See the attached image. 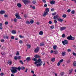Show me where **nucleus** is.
<instances>
[{"label": "nucleus", "mask_w": 76, "mask_h": 76, "mask_svg": "<svg viewBox=\"0 0 76 76\" xmlns=\"http://www.w3.org/2000/svg\"><path fill=\"white\" fill-rule=\"evenodd\" d=\"M25 67H22L19 66L17 68L15 67L12 66L11 67L10 69V70L12 73V74H13L14 73H15L17 72H18L17 70H18L19 71H20L21 69V70H25Z\"/></svg>", "instance_id": "obj_1"}, {"label": "nucleus", "mask_w": 76, "mask_h": 76, "mask_svg": "<svg viewBox=\"0 0 76 76\" xmlns=\"http://www.w3.org/2000/svg\"><path fill=\"white\" fill-rule=\"evenodd\" d=\"M32 60H34V64L36 65L37 67H39L42 65V62L41 61V58L39 59L38 60L37 59V58H34L32 59Z\"/></svg>", "instance_id": "obj_2"}, {"label": "nucleus", "mask_w": 76, "mask_h": 76, "mask_svg": "<svg viewBox=\"0 0 76 76\" xmlns=\"http://www.w3.org/2000/svg\"><path fill=\"white\" fill-rule=\"evenodd\" d=\"M50 10H49V8H46L45 9V10L44 12V15L45 16H46V15H48V13L49 12Z\"/></svg>", "instance_id": "obj_3"}, {"label": "nucleus", "mask_w": 76, "mask_h": 76, "mask_svg": "<svg viewBox=\"0 0 76 76\" xmlns=\"http://www.w3.org/2000/svg\"><path fill=\"white\" fill-rule=\"evenodd\" d=\"M67 39L68 40H75V37H72L71 35H70L69 36H68L67 37Z\"/></svg>", "instance_id": "obj_4"}, {"label": "nucleus", "mask_w": 76, "mask_h": 76, "mask_svg": "<svg viewBox=\"0 0 76 76\" xmlns=\"http://www.w3.org/2000/svg\"><path fill=\"white\" fill-rule=\"evenodd\" d=\"M22 1L23 2L24 4H25V5H26L27 4L30 2V1L28 0H22Z\"/></svg>", "instance_id": "obj_5"}, {"label": "nucleus", "mask_w": 76, "mask_h": 76, "mask_svg": "<svg viewBox=\"0 0 76 76\" xmlns=\"http://www.w3.org/2000/svg\"><path fill=\"white\" fill-rule=\"evenodd\" d=\"M62 42L64 45H65L66 44H68V41H67V40H65L64 41H62Z\"/></svg>", "instance_id": "obj_6"}, {"label": "nucleus", "mask_w": 76, "mask_h": 76, "mask_svg": "<svg viewBox=\"0 0 76 76\" xmlns=\"http://www.w3.org/2000/svg\"><path fill=\"white\" fill-rule=\"evenodd\" d=\"M15 16L17 19H21L22 18H20V16L19 15V14L16 13L15 14Z\"/></svg>", "instance_id": "obj_7"}, {"label": "nucleus", "mask_w": 76, "mask_h": 76, "mask_svg": "<svg viewBox=\"0 0 76 76\" xmlns=\"http://www.w3.org/2000/svg\"><path fill=\"white\" fill-rule=\"evenodd\" d=\"M39 51V47H37L36 49H35L34 50V52L37 53H38V51Z\"/></svg>", "instance_id": "obj_8"}, {"label": "nucleus", "mask_w": 76, "mask_h": 76, "mask_svg": "<svg viewBox=\"0 0 76 76\" xmlns=\"http://www.w3.org/2000/svg\"><path fill=\"white\" fill-rule=\"evenodd\" d=\"M66 29V27H62L60 28V31H64V30H65Z\"/></svg>", "instance_id": "obj_9"}, {"label": "nucleus", "mask_w": 76, "mask_h": 76, "mask_svg": "<svg viewBox=\"0 0 76 76\" xmlns=\"http://www.w3.org/2000/svg\"><path fill=\"white\" fill-rule=\"evenodd\" d=\"M20 59V56H15L14 57V59L15 60H17L18 59Z\"/></svg>", "instance_id": "obj_10"}, {"label": "nucleus", "mask_w": 76, "mask_h": 76, "mask_svg": "<svg viewBox=\"0 0 76 76\" xmlns=\"http://www.w3.org/2000/svg\"><path fill=\"white\" fill-rule=\"evenodd\" d=\"M17 6L18 7L20 8L22 7V4L20 3H18L17 4Z\"/></svg>", "instance_id": "obj_11"}, {"label": "nucleus", "mask_w": 76, "mask_h": 76, "mask_svg": "<svg viewBox=\"0 0 76 76\" xmlns=\"http://www.w3.org/2000/svg\"><path fill=\"white\" fill-rule=\"evenodd\" d=\"M12 63V61L11 60L7 62V64H9V65H11Z\"/></svg>", "instance_id": "obj_12"}, {"label": "nucleus", "mask_w": 76, "mask_h": 76, "mask_svg": "<svg viewBox=\"0 0 76 76\" xmlns=\"http://www.w3.org/2000/svg\"><path fill=\"white\" fill-rule=\"evenodd\" d=\"M6 13V11H1L0 12V13L1 15H3L4 13Z\"/></svg>", "instance_id": "obj_13"}, {"label": "nucleus", "mask_w": 76, "mask_h": 76, "mask_svg": "<svg viewBox=\"0 0 76 76\" xmlns=\"http://www.w3.org/2000/svg\"><path fill=\"white\" fill-rule=\"evenodd\" d=\"M73 68H72L71 69L69 70V74H71V73H72V72H73Z\"/></svg>", "instance_id": "obj_14"}, {"label": "nucleus", "mask_w": 76, "mask_h": 76, "mask_svg": "<svg viewBox=\"0 0 76 76\" xmlns=\"http://www.w3.org/2000/svg\"><path fill=\"white\" fill-rule=\"evenodd\" d=\"M50 3L51 4H55V1L53 0L50 1Z\"/></svg>", "instance_id": "obj_15"}, {"label": "nucleus", "mask_w": 76, "mask_h": 76, "mask_svg": "<svg viewBox=\"0 0 76 76\" xmlns=\"http://www.w3.org/2000/svg\"><path fill=\"white\" fill-rule=\"evenodd\" d=\"M61 55L62 56H64L66 55V52H62L61 53Z\"/></svg>", "instance_id": "obj_16"}, {"label": "nucleus", "mask_w": 76, "mask_h": 76, "mask_svg": "<svg viewBox=\"0 0 76 76\" xmlns=\"http://www.w3.org/2000/svg\"><path fill=\"white\" fill-rule=\"evenodd\" d=\"M26 60L27 61H31V58H30V57H28L26 58Z\"/></svg>", "instance_id": "obj_17"}, {"label": "nucleus", "mask_w": 76, "mask_h": 76, "mask_svg": "<svg viewBox=\"0 0 76 76\" xmlns=\"http://www.w3.org/2000/svg\"><path fill=\"white\" fill-rule=\"evenodd\" d=\"M58 21H59L60 22H63V20L62 19H58Z\"/></svg>", "instance_id": "obj_18"}, {"label": "nucleus", "mask_w": 76, "mask_h": 76, "mask_svg": "<svg viewBox=\"0 0 76 76\" xmlns=\"http://www.w3.org/2000/svg\"><path fill=\"white\" fill-rule=\"evenodd\" d=\"M53 54H58V51H57V50L54 51Z\"/></svg>", "instance_id": "obj_19"}, {"label": "nucleus", "mask_w": 76, "mask_h": 76, "mask_svg": "<svg viewBox=\"0 0 76 76\" xmlns=\"http://www.w3.org/2000/svg\"><path fill=\"white\" fill-rule=\"evenodd\" d=\"M3 39H9V37L7 36H6V37L5 36H4Z\"/></svg>", "instance_id": "obj_20"}, {"label": "nucleus", "mask_w": 76, "mask_h": 76, "mask_svg": "<svg viewBox=\"0 0 76 76\" xmlns=\"http://www.w3.org/2000/svg\"><path fill=\"white\" fill-rule=\"evenodd\" d=\"M34 57L36 58H40V56L38 55H36L34 56Z\"/></svg>", "instance_id": "obj_21"}, {"label": "nucleus", "mask_w": 76, "mask_h": 76, "mask_svg": "<svg viewBox=\"0 0 76 76\" xmlns=\"http://www.w3.org/2000/svg\"><path fill=\"white\" fill-rule=\"evenodd\" d=\"M57 45H54L53 46V50H57Z\"/></svg>", "instance_id": "obj_22"}, {"label": "nucleus", "mask_w": 76, "mask_h": 76, "mask_svg": "<svg viewBox=\"0 0 76 76\" xmlns=\"http://www.w3.org/2000/svg\"><path fill=\"white\" fill-rule=\"evenodd\" d=\"M12 33L13 34H16V31L15 30H12Z\"/></svg>", "instance_id": "obj_23"}, {"label": "nucleus", "mask_w": 76, "mask_h": 76, "mask_svg": "<svg viewBox=\"0 0 76 76\" xmlns=\"http://www.w3.org/2000/svg\"><path fill=\"white\" fill-rule=\"evenodd\" d=\"M26 46L28 47V48H31V45H29V44H27Z\"/></svg>", "instance_id": "obj_24"}, {"label": "nucleus", "mask_w": 76, "mask_h": 76, "mask_svg": "<svg viewBox=\"0 0 76 76\" xmlns=\"http://www.w3.org/2000/svg\"><path fill=\"white\" fill-rule=\"evenodd\" d=\"M57 18H58V16L57 15L53 17V19H55V20H56V19H57Z\"/></svg>", "instance_id": "obj_25"}, {"label": "nucleus", "mask_w": 76, "mask_h": 76, "mask_svg": "<svg viewBox=\"0 0 76 76\" xmlns=\"http://www.w3.org/2000/svg\"><path fill=\"white\" fill-rule=\"evenodd\" d=\"M73 66L74 67H76V61H74L73 63Z\"/></svg>", "instance_id": "obj_26"}, {"label": "nucleus", "mask_w": 76, "mask_h": 76, "mask_svg": "<svg viewBox=\"0 0 76 76\" xmlns=\"http://www.w3.org/2000/svg\"><path fill=\"white\" fill-rule=\"evenodd\" d=\"M34 20H33L32 19L31 20L30 23H31V24H32V23H34Z\"/></svg>", "instance_id": "obj_27"}, {"label": "nucleus", "mask_w": 76, "mask_h": 76, "mask_svg": "<svg viewBox=\"0 0 76 76\" xmlns=\"http://www.w3.org/2000/svg\"><path fill=\"white\" fill-rule=\"evenodd\" d=\"M51 61H52V62H54L55 61V58H52L51 60Z\"/></svg>", "instance_id": "obj_28"}, {"label": "nucleus", "mask_w": 76, "mask_h": 76, "mask_svg": "<svg viewBox=\"0 0 76 76\" xmlns=\"http://www.w3.org/2000/svg\"><path fill=\"white\" fill-rule=\"evenodd\" d=\"M39 35H42L43 34V32L42 31H40V32H39Z\"/></svg>", "instance_id": "obj_29"}, {"label": "nucleus", "mask_w": 76, "mask_h": 76, "mask_svg": "<svg viewBox=\"0 0 76 76\" xmlns=\"http://www.w3.org/2000/svg\"><path fill=\"white\" fill-rule=\"evenodd\" d=\"M40 46H44V44L43 43H41L40 44Z\"/></svg>", "instance_id": "obj_30"}, {"label": "nucleus", "mask_w": 76, "mask_h": 76, "mask_svg": "<svg viewBox=\"0 0 76 76\" xmlns=\"http://www.w3.org/2000/svg\"><path fill=\"white\" fill-rule=\"evenodd\" d=\"M66 16H67L66 15H65V14H64L62 16V17L63 18H66Z\"/></svg>", "instance_id": "obj_31"}, {"label": "nucleus", "mask_w": 76, "mask_h": 76, "mask_svg": "<svg viewBox=\"0 0 76 76\" xmlns=\"http://www.w3.org/2000/svg\"><path fill=\"white\" fill-rule=\"evenodd\" d=\"M1 54H2V56H4V55H5V53L4 52H2L1 53Z\"/></svg>", "instance_id": "obj_32"}, {"label": "nucleus", "mask_w": 76, "mask_h": 76, "mask_svg": "<svg viewBox=\"0 0 76 76\" xmlns=\"http://www.w3.org/2000/svg\"><path fill=\"white\" fill-rule=\"evenodd\" d=\"M32 3L33 4H35V3H36V1L35 0H33L32 1Z\"/></svg>", "instance_id": "obj_33"}, {"label": "nucleus", "mask_w": 76, "mask_h": 76, "mask_svg": "<svg viewBox=\"0 0 76 76\" xmlns=\"http://www.w3.org/2000/svg\"><path fill=\"white\" fill-rule=\"evenodd\" d=\"M17 20H18L17 19H16V18H14V21L15 22H17Z\"/></svg>", "instance_id": "obj_34"}, {"label": "nucleus", "mask_w": 76, "mask_h": 76, "mask_svg": "<svg viewBox=\"0 0 76 76\" xmlns=\"http://www.w3.org/2000/svg\"><path fill=\"white\" fill-rule=\"evenodd\" d=\"M20 62L21 63V64H23V61H22L20 60Z\"/></svg>", "instance_id": "obj_35"}, {"label": "nucleus", "mask_w": 76, "mask_h": 76, "mask_svg": "<svg viewBox=\"0 0 76 76\" xmlns=\"http://www.w3.org/2000/svg\"><path fill=\"white\" fill-rule=\"evenodd\" d=\"M50 28H51V29H54V26H51Z\"/></svg>", "instance_id": "obj_36"}, {"label": "nucleus", "mask_w": 76, "mask_h": 76, "mask_svg": "<svg viewBox=\"0 0 76 76\" xmlns=\"http://www.w3.org/2000/svg\"><path fill=\"white\" fill-rule=\"evenodd\" d=\"M26 24H27L28 25H29V24H30V22H29V21H27L26 22Z\"/></svg>", "instance_id": "obj_37"}, {"label": "nucleus", "mask_w": 76, "mask_h": 76, "mask_svg": "<svg viewBox=\"0 0 76 76\" xmlns=\"http://www.w3.org/2000/svg\"><path fill=\"white\" fill-rule=\"evenodd\" d=\"M16 55V56H19V52L18 51H17Z\"/></svg>", "instance_id": "obj_38"}, {"label": "nucleus", "mask_w": 76, "mask_h": 76, "mask_svg": "<svg viewBox=\"0 0 76 76\" xmlns=\"http://www.w3.org/2000/svg\"><path fill=\"white\" fill-rule=\"evenodd\" d=\"M63 61H64L63 59H61V60H60L59 61V62L60 63H63Z\"/></svg>", "instance_id": "obj_39"}, {"label": "nucleus", "mask_w": 76, "mask_h": 76, "mask_svg": "<svg viewBox=\"0 0 76 76\" xmlns=\"http://www.w3.org/2000/svg\"><path fill=\"white\" fill-rule=\"evenodd\" d=\"M24 16L25 17V18H27V17H28V15H27L26 14H25L24 15Z\"/></svg>", "instance_id": "obj_40"}, {"label": "nucleus", "mask_w": 76, "mask_h": 76, "mask_svg": "<svg viewBox=\"0 0 76 76\" xmlns=\"http://www.w3.org/2000/svg\"><path fill=\"white\" fill-rule=\"evenodd\" d=\"M67 12L68 13H70V12H71V10H70V9L68 10H67Z\"/></svg>", "instance_id": "obj_41"}, {"label": "nucleus", "mask_w": 76, "mask_h": 76, "mask_svg": "<svg viewBox=\"0 0 76 76\" xmlns=\"http://www.w3.org/2000/svg\"><path fill=\"white\" fill-rule=\"evenodd\" d=\"M4 41V39H1V42H3Z\"/></svg>", "instance_id": "obj_42"}, {"label": "nucleus", "mask_w": 76, "mask_h": 76, "mask_svg": "<svg viewBox=\"0 0 76 76\" xmlns=\"http://www.w3.org/2000/svg\"><path fill=\"white\" fill-rule=\"evenodd\" d=\"M19 43H20V44H22V43H23V41H22V40H20L19 42Z\"/></svg>", "instance_id": "obj_43"}, {"label": "nucleus", "mask_w": 76, "mask_h": 76, "mask_svg": "<svg viewBox=\"0 0 76 76\" xmlns=\"http://www.w3.org/2000/svg\"><path fill=\"white\" fill-rule=\"evenodd\" d=\"M56 15V12H55L54 13H53L52 14V15H53V16H55V15Z\"/></svg>", "instance_id": "obj_44"}, {"label": "nucleus", "mask_w": 76, "mask_h": 76, "mask_svg": "<svg viewBox=\"0 0 76 76\" xmlns=\"http://www.w3.org/2000/svg\"><path fill=\"white\" fill-rule=\"evenodd\" d=\"M65 34H63L62 36V37L63 38H64V37H65Z\"/></svg>", "instance_id": "obj_45"}, {"label": "nucleus", "mask_w": 76, "mask_h": 76, "mask_svg": "<svg viewBox=\"0 0 76 76\" xmlns=\"http://www.w3.org/2000/svg\"><path fill=\"white\" fill-rule=\"evenodd\" d=\"M5 25H8V24H9V22H8L7 21L5 22Z\"/></svg>", "instance_id": "obj_46"}, {"label": "nucleus", "mask_w": 76, "mask_h": 76, "mask_svg": "<svg viewBox=\"0 0 76 76\" xmlns=\"http://www.w3.org/2000/svg\"><path fill=\"white\" fill-rule=\"evenodd\" d=\"M71 13H72V14H75V10H72L71 12Z\"/></svg>", "instance_id": "obj_47"}, {"label": "nucleus", "mask_w": 76, "mask_h": 76, "mask_svg": "<svg viewBox=\"0 0 76 76\" xmlns=\"http://www.w3.org/2000/svg\"><path fill=\"white\" fill-rule=\"evenodd\" d=\"M50 10H51V12H54V9L52 8V9H51Z\"/></svg>", "instance_id": "obj_48"}, {"label": "nucleus", "mask_w": 76, "mask_h": 76, "mask_svg": "<svg viewBox=\"0 0 76 76\" xmlns=\"http://www.w3.org/2000/svg\"><path fill=\"white\" fill-rule=\"evenodd\" d=\"M60 62H58V63L57 64V66H60Z\"/></svg>", "instance_id": "obj_49"}, {"label": "nucleus", "mask_w": 76, "mask_h": 76, "mask_svg": "<svg viewBox=\"0 0 76 76\" xmlns=\"http://www.w3.org/2000/svg\"><path fill=\"white\" fill-rule=\"evenodd\" d=\"M72 54L73 55V56H76V54L75 53L73 52L72 53Z\"/></svg>", "instance_id": "obj_50"}, {"label": "nucleus", "mask_w": 76, "mask_h": 76, "mask_svg": "<svg viewBox=\"0 0 76 76\" xmlns=\"http://www.w3.org/2000/svg\"><path fill=\"white\" fill-rule=\"evenodd\" d=\"M54 22L55 24H56V23H57V20H54Z\"/></svg>", "instance_id": "obj_51"}, {"label": "nucleus", "mask_w": 76, "mask_h": 76, "mask_svg": "<svg viewBox=\"0 0 76 76\" xmlns=\"http://www.w3.org/2000/svg\"><path fill=\"white\" fill-rule=\"evenodd\" d=\"M66 62L67 63H69L70 62V60H68Z\"/></svg>", "instance_id": "obj_52"}, {"label": "nucleus", "mask_w": 76, "mask_h": 76, "mask_svg": "<svg viewBox=\"0 0 76 76\" xmlns=\"http://www.w3.org/2000/svg\"><path fill=\"white\" fill-rule=\"evenodd\" d=\"M48 23L49 24H51L52 23V22H51V21H49Z\"/></svg>", "instance_id": "obj_53"}, {"label": "nucleus", "mask_w": 76, "mask_h": 76, "mask_svg": "<svg viewBox=\"0 0 76 76\" xmlns=\"http://www.w3.org/2000/svg\"><path fill=\"white\" fill-rule=\"evenodd\" d=\"M61 76H63L64 75V73L63 72H61Z\"/></svg>", "instance_id": "obj_54"}, {"label": "nucleus", "mask_w": 76, "mask_h": 76, "mask_svg": "<svg viewBox=\"0 0 76 76\" xmlns=\"http://www.w3.org/2000/svg\"><path fill=\"white\" fill-rule=\"evenodd\" d=\"M19 37H20V38H23V36H22L20 35L19 36Z\"/></svg>", "instance_id": "obj_55"}, {"label": "nucleus", "mask_w": 76, "mask_h": 76, "mask_svg": "<svg viewBox=\"0 0 76 76\" xmlns=\"http://www.w3.org/2000/svg\"><path fill=\"white\" fill-rule=\"evenodd\" d=\"M32 8L33 9H35V7L33 6L32 7Z\"/></svg>", "instance_id": "obj_56"}, {"label": "nucleus", "mask_w": 76, "mask_h": 76, "mask_svg": "<svg viewBox=\"0 0 76 76\" xmlns=\"http://www.w3.org/2000/svg\"><path fill=\"white\" fill-rule=\"evenodd\" d=\"M14 36H12L11 37V39H14Z\"/></svg>", "instance_id": "obj_57"}, {"label": "nucleus", "mask_w": 76, "mask_h": 76, "mask_svg": "<svg viewBox=\"0 0 76 76\" xmlns=\"http://www.w3.org/2000/svg\"><path fill=\"white\" fill-rule=\"evenodd\" d=\"M42 1L44 2V3H46V1L45 0H42Z\"/></svg>", "instance_id": "obj_58"}, {"label": "nucleus", "mask_w": 76, "mask_h": 76, "mask_svg": "<svg viewBox=\"0 0 76 76\" xmlns=\"http://www.w3.org/2000/svg\"><path fill=\"white\" fill-rule=\"evenodd\" d=\"M68 52H70L71 51V50H70V49H68Z\"/></svg>", "instance_id": "obj_59"}, {"label": "nucleus", "mask_w": 76, "mask_h": 76, "mask_svg": "<svg viewBox=\"0 0 76 76\" xmlns=\"http://www.w3.org/2000/svg\"><path fill=\"white\" fill-rule=\"evenodd\" d=\"M0 75L1 76H3V75H4V74H3V73H2L0 74Z\"/></svg>", "instance_id": "obj_60"}, {"label": "nucleus", "mask_w": 76, "mask_h": 76, "mask_svg": "<svg viewBox=\"0 0 76 76\" xmlns=\"http://www.w3.org/2000/svg\"><path fill=\"white\" fill-rule=\"evenodd\" d=\"M3 29V27L2 26H0V29Z\"/></svg>", "instance_id": "obj_61"}, {"label": "nucleus", "mask_w": 76, "mask_h": 76, "mask_svg": "<svg viewBox=\"0 0 76 76\" xmlns=\"http://www.w3.org/2000/svg\"><path fill=\"white\" fill-rule=\"evenodd\" d=\"M50 53L52 54L53 53H54V51H53V50H51V52H50Z\"/></svg>", "instance_id": "obj_62"}, {"label": "nucleus", "mask_w": 76, "mask_h": 76, "mask_svg": "<svg viewBox=\"0 0 76 76\" xmlns=\"http://www.w3.org/2000/svg\"><path fill=\"white\" fill-rule=\"evenodd\" d=\"M31 72L32 73H33V74H34V71H31Z\"/></svg>", "instance_id": "obj_63"}, {"label": "nucleus", "mask_w": 76, "mask_h": 76, "mask_svg": "<svg viewBox=\"0 0 76 76\" xmlns=\"http://www.w3.org/2000/svg\"><path fill=\"white\" fill-rule=\"evenodd\" d=\"M37 25H39V22H37Z\"/></svg>", "instance_id": "obj_64"}]
</instances>
